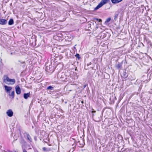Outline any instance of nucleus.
<instances>
[{
	"label": "nucleus",
	"instance_id": "f257e3e1",
	"mask_svg": "<svg viewBox=\"0 0 152 152\" xmlns=\"http://www.w3.org/2000/svg\"><path fill=\"white\" fill-rule=\"evenodd\" d=\"M110 1V0H102L100 2L98 5L94 9V10H98L104 4H106Z\"/></svg>",
	"mask_w": 152,
	"mask_h": 152
},
{
	"label": "nucleus",
	"instance_id": "f03ea898",
	"mask_svg": "<svg viewBox=\"0 0 152 152\" xmlns=\"http://www.w3.org/2000/svg\"><path fill=\"white\" fill-rule=\"evenodd\" d=\"M5 77L4 80V81L7 84V82H12V83H11V84H14L15 83V80L14 79H10L7 76H6Z\"/></svg>",
	"mask_w": 152,
	"mask_h": 152
},
{
	"label": "nucleus",
	"instance_id": "7ed1b4c3",
	"mask_svg": "<svg viewBox=\"0 0 152 152\" xmlns=\"http://www.w3.org/2000/svg\"><path fill=\"white\" fill-rule=\"evenodd\" d=\"M58 77H60L61 78L63 79V80L67 81V77L66 76L64 73H61L60 74H59L58 75Z\"/></svg>",
	"mask_w": 152,
	"mask_h": 152
},
{
	"label": "nucleus",
	"instance_id": "20e7f679",
	"mask_svg": "<svg viewBox=\"0 0 152 152\" xmlns=\"http://www.w3.org/2000/svg\"><path fill=\"white\" fill-rule=\"evenodd\" d=\"M20 144H22V148H25V146L26 143V142L24 140V139L22 137H21V138L20 139Z\"/></svg>",
	"mask_w": 152,
	"mask_h": 152
},
{
	"label": "nucleus",
	"instance_id": "39448f33",
	"mask_svg": "<svg viewBox=\"0 0 152 152\" xmlns=\"http://www.w3.org/2000/svg\"><path fill=\"white\" fill-rule=\"evenodd\" d=\"M15 91L17 94H20L21 93V89L18 85H17L15 87Z\"/></svg>",
	"mask_w": 152,
	"mask_h": 152
},
{
	"label": "nucleus",
	"instance_id": "423d86ee",
	"mask_svg": "<svg viewBox=\"0 0 152 152\" xmlns=\"http://www.w3.org/2000/svg\"><path fill=\"white\" fill-rule=\"evenodd\" d=\"M6 113L8 116L11 117L13 116V113L11 109H9L7 111Z\"/></svg>",
	"mask_w": 152,
	"mask_h": 152
},
{
	"label": "nucleus",
	"instance_id": "0eeeda50",
	"mask_svg": "<svg viewBox=\"0 0 152 152\" xmlns=\"http://www.w3.org/2000/svg\"><path fill=\"white\" fill-rule=\"evenodd\" d=\"M24 135L25 137H26L27 139L30 142H32V139L28 133H25Z\"/></svg>",
	"mask_w": 152,
	"mask_h": 152
},
{
	"label": "nucleus",
	"instance_id": "6e6552de",
	"mask_svg": "<svg viewBox=\"0 0 152 152\" xmlns=\"http://www.w3.org/2000/svg\"><path fill=\"white\" fill-rule=\"evenodd\" d=\"M7 20L4 19H0V24L2 25H6L7 23Z\"/></svg>",
	"mask_w": 152,
	"mask_h": 152
},
{
	"label": "nucleus",
	"instance_id": "1a4fd4ad",
	"mask_svg": "<svg viewBox=\"0 0 152 152\" xmlns=\"http://www.w3.org/2000/svg\"><path fill=\"white\" fill-rule=\"evenodd\" d=\"M81 141H78V143H79V147L81 148L83 147L84 145H85V143L84 140L81 139Z\"/></svg>",
	"mask_w": 152,
	"mask_h": 152
},
{
	"label": "nucleus",
	"instance_id": "9d476101",
	"mask_svg": "<svg viewBox=\"0 0 152 152\" xmlns=\"http://www.w3.org/2000/svg\"><path fill=\"white\" fill-rule=\"evenodd\" d=\"M123 63V61L121 63H118V64H115V67L118 69H120L122 67Z\"/></svg>",
	"mask_w": 152,
	"mask_h": 152
},
{
	"label": "nucleus",
	"instance_id": "9b49d317",
	"mask_svg": "<svg viewBox=\"0 0 152 152\" xmlns=\"http://www.w3.org/2000/svg\"><path fill=\"white\" fill-rule=\"evenodd\" d=\"M4 87L7 92H10V91L12 89L11 87L8 86L6 85H5Z\"/></svg>",
	"mask_w": 152,
	"mask_h": 152
},
{
	"label": "nucleus",
	"instance_id": "f8f14e48",
	"mask_svg": "<svg viewBox=\"0 0 152 152\" xmlns=\"http://www.w3.org/2000/svg\"><path fill=\"white\" fill-rule=\"evenodd\" d=\"M30 95V92L27 93H24L23 94V97L25 99H27L29 97Z\"/></svg>",
	"mask_w": 152,
	"mask_h": 152
},
{
	"label": "nucleus",
	"instance_id": "ddd939ff",
	"mask_svg": "<svg viewBox=\"0 0 152 152\" xmlns=\"http://www.w3.org/2000/svg\"><path fill=\"white\" fill-rule=\"evenodd\" d=\"M123 0H111L113 4H116L121 1Z\"/></svg>",
	"mask_w": 152,
	"mask_h": 152
},
{
	"label": "nucleus",
	"instance_id": "4468645a",
	"mask_svg": "<svg viewBox=\"0 0 152 152\" xmlns=\"http://www.w3.org/2000/svg\"><path fill=\"white\" fill-rule=\"evenodd\" d=\"M14 23V20L13 19H10L8 23V24L9 25H13Z\"/></svg>",
	"mask_w": 152,
	"mask_h": 152
},
{
	"label": "nucleus",
	"instance_id": "2eb2a0df",
	"mask_svg": "<svg viewBox=\"0 0 152 152\" xmlns=\"http://www.w3.org/2000/svg\"><path fill=\"white\" fill-rule=\"evenodd\" d=\"M9 95L11 96L12 98L13 99L15 96V92L14 91H12L11 94H9Z\"/></svg>",
	"mask_w": 152,
	"mask_h": 152
},
{
	"label": "nucleus",
	"instance_id": "dca6fc26",
	"mask_svg": "<svg viewBox=\"0 0 152 152\" xmlns=\"http://www.w3.org/2000/svg\"><path fill=\"white\" fill-rule=\"evenodd\" d=\"M111 18H107L105 20L104 23L107 24H108V22L111 20Z\"/></svg>",
	"mask_w": 152,
	"mask_h": 152
},
{
	"label": "nucleus",
	"instance_id": "f3484780",
	"mask_svg": "<svg viewBox=\"0 0 152 152\" xmlns=\"http://www.w3.org/2000/svg\"><path fill=\"white\" fill-rule=\"evenodd\" d=\"M75 56L77 58L78 60H79L80 58V56L78 53H76Z\"/></svg>",
	"mask_w": 152,
	"mask_h": 152
},
{
	"label": "nucleus",
	"instance_id": "a211bd4d",
	"mask_svg": "<svg viewBox=\"0 0 152 152\" xmlns=\"http://www.w3.org/2000/svg\"><path fill=\"white\" fill-rule=\"evenodd\" d=\"M54 89V88L51 86H48L47 88V90H53Z\"/></svg>",
	"mask_w": 152,
	"mask_h": 152
},
{
	"label": "nucleus",
	"instance_id": "6ab92c4d",
	"mask_svg": "<svg viewBox=\"0 0 152 152\" xmlns=\"http://www.w3.org/2000/svg\"><path fill=\"white\" fill-rule=\"evenodd\" d=\"M106 37V35L104 33L102 34L100 36V38L101 39H103L105 38Z\"/></svg>",
	"mask_w": 152,
	"mask_h": 152
},
{
	"label": "nucleus",
	"instance_id": "aec40b11",
	"mask_svg": "<svg viewBox=\"0 0 152 152\" xmlns=\"http://www.w3.org/2000/svg\"><path fill=\"white\" fill-rule=\"evenodd\" d=\"M123 75L124 77L126 78L128 77V74L125 71L123 73Z\"/></svg>",
	"mask_w": 152,
	"mask_h": 152
},
{
	"label": "nucleus",
	"instance_id": "412c9836",
	"mask_svg": "<svg viewBox=\"0 0 152 152\" xmlns=\"http://www.w3.org/2000/svg\"><path fill=\"white\" fill-rule=\"evenodd\" d=\"M42 150L45 151H50V149H48L47 148L45 147H43L42 148Z\"/></svg>",
	"mask_w": 152,
	"mask_h": 152
},
{
	"label": "nucleus",
	"instance_id": "4be33fe9",
	"mask_svg": "<svg viewBox=\"0 0 152 152\" xmlns=\"http://www.w3.org/2000/svg\"><path fill=\"white\" fill-rule=\"evenodd\" d=\"M97 59L96 58H94L93 60V62L95 64H96L97 63Z\"/></svg>",
	"mask_w": 152,
	"mask_h": 152
},
{
	"label": "nucleus",
	"instance_id": "5701e85b",
	"mask_svg": "<svg viewBox=\"0 0 152 152\" xmlns=\"http://www.w3.org/2000/svg\"><path fill=\"white\" fill-rule=\"evenodd\" d=\"M94 20H96V21H98L99 22H102V20L101 19L95 18L94 19Z\"/></svg>",
	"mask_w": 152,
	"mask_h": 152
},
{
	"label": "nucleus",
	"instance_id": "b1692460",
	"mask_svg": "<svg viewBox=\"0 0 152 152\" xmlns=\"http://www.w3.org/2000/svg\"><path fill=\"white\" fill-rule=\"evenodd\" d=\"M4 66V64L3 63H0V70H1L2 69Z\"/></svg>",
	"mask_w": 152,
	"mask_h": 152
},
{
	"label": "nucleus",
	"instance_id": "393cba45",
	"mask_svg": "<svg viewBox=\"0 0 152 152\" xmlns=\"http://www.w3.org/2000/svg\"><path fill=\"white\" fill-rule=\"evenodd\" d=\"M23 150V152H27V151L25 149V148H22Z\"/></svg>",
	"mask_w": 152,
	"mask_h": 152
},
{
	"label": "nucleus",
	"instance_id": "a878e982",
	"mask_svg": "<svg viewBox=\"0 0 152 152\" xmlns=\"http://www.w3.org/2000/svg\"><path fill=\"white\" fill-rule=\"evenodd\" d=\"M34 139L35 140V141H37V137L36 136H35L34 137Z\"/></svg>",
	"mask_w": 152,
	"mask_h": 152
},
{
	"label": "nucleus",
	"instance_id": "bb28decb",
	"mask_svg": "<svg viewBox=\"0 0 152 152\" xmlns=\"http://www.w3.org/2000/svg\"><path fill=\"white\" fill-rule=\"evenodd\" d=\"M91 62H90L89 63H88L87 64V65L88 66H89L90 65H91Z\"/></svg>",
	"mask_w": 152,
	"mask_h": 152
},
{
	"label": "nucleus",
	"instance_id": "cd10ccee",
	"mask_svg": "<svg viewBox=\"0 0 152 152\" xmlns=\"http://www.w3.org/2000/svg\"><path fill=\"white\" fill-rule=\"evenodd\" d=\"M91 24H90V23H88V28H89V27H90V26H91Z\"/></svg>",
	"mask_w": 152,
	"mask_h": 152
},
{
	"label": "nucleus",
	"instance_id": "c85d7f7f",
	"mask_svg": "<svg viewBox=\"0 0 152 152\" xmlns=\"http://www.w3.org/2000/svg\"><path fill=\"white\" fill-rule=\"evenodd\" d=\"M2 59H0V63H2Z\"/></svg>",
	"mask_w": 152,
	"mask_h": 152
},
{
	"label": "nucleus",
	"instance_id": "c756f323",
	"mask_svg": "<svg viewBox=\"0 0 152 152\" xmlns=\"http://www.w3.org/2000/svg\"><path fill=\"white\" fill-rule=\"evenodd\" d=\"M86 85H85L84 86H83V88H84L86 87Z\"/></svg>",
	"mask_w": 152,
	"mask_h": 152
},
{
	"label": "nucleus",
	"instance_id": "7c9ffc66",
	"mask_svg": "<svg viewBox=\"0 0 152 152\" xmlns=\"http://www.w3.org/2000/svg\"><path fill=\"white\" fill-rule=\"evenodd\" d=\"M8 151L9 152H14V151H10V150H8Z\"/></svg>",
	"mask_w": 152,
	"mask_h": 152
},
{
	"label": "nucleus",
	"instance_id": "2f4dec72",
	"mask_svg": "<svg viewBox=\"0 0 152 152\" xmlns=\"http://www.w3.org/2000/svg\"><path fill=\"white\" fill-rule=\"evenodd\" d=\"M52 66L51 65H50L49 66V68H50V67H51Z\"/></svg>",
	"mask_w": 152,
	"mask_h": 152
},
{
	"label": "nucleus",
	"instance_id": "473e14b6",
	"mask_svg": "<svg viewBox=\"0 0 152 152\" xmlns=\"http://www.w3.org/2000/svg\"><path fill=\"white\" fill-rule=\"evenodd\" d=\"M21 63H22V64H25V62L24 61H23V62H21Z\"/></svg>",
	"mask_w": 152,
	"mask_h": 152
},
{
	"label": "nucleus",
	"instance_id": "72a5a7b5",
	"mask_svg": "<svg viewBox=\"0 0 152 152\" xmlns=\"http://www.w3.org/2000/svg\"><path fill=\"white\" fill-rule=\"evenodd\" d=\"M95 112H96V111H94V110L93 111H92V113H95Z\"/></svg>",
	"mask_w": 152,
	"mask_h": 152
},
{
	"label": "nucleus",
	"instance_id": "f704fd0d",
	"mask_svg": "<svg viewBox=\"0 0 152 152\" xmlns=\"http://www.w3.org/2000/svg\"><path fill=\"white\" fill-rule=\"evenodd\" d=\"M117 17V16L116 15H115V18H114V19H115V18H116Z\"/></svg>",
	"mask_w": 152,
	"mask_h": 152
},
{
	"label": "nucleus",
	"instance_id": "c9c22d12",
	"mask_svg": "<svg viewBox=\"0 0 152 152\" xmlns=\"http://www.w3.org/2000/svg\"><path fill=\"white\" fill-rule=\"evenodd\" d=\"M28 147L29 148V147H30V146L29 145H28Z\"/></svg>",
	"mask_w": 152,
	"mask_h": 152
},
{
	"label": "nucleus",
	"instance_id": "e433bc0d",
	"mask_svg": "<svg viewBox=\"0 0 152 152\" xmlns=\"http://www.w3.org/2000/svg\"><path fill=\"white\" fill-rule=\"evenodd\" d=\"M81 103H83V101H81Z\"/></svg>",
	"mask_w": 152,
	"mask_h": 152
},
{
	"label": "nucleus",
	"instance_id": "4c0bfd02",
	"mask_svg": "<svg viewBox=\"0 0 152 152\" xmlns=\"http://www.w3.org/2000/svg\"><path fill=\"white\" fill-rule=\"evenodd\" d=\"M14 140H15L16 139V138H15V137H14Z\"/></svg>",
	"mask_w": 152,
	"mask_h": 152
},
{
	"label": "nucleus",
	"instance_id": "58836bf2",
	"mask_svg": "<svg viewBox=\"0 0 152 152\" xmlns=\"http://www.w3.org/2000/svg\"><path fill=\"white\" fill-rule=\"evenodd\" d=\"M31 149V148H28V149Z\"/></svg>",
	"mask_w": 152,
	"mask_h": 152
},
{
	"label": "nucleus",
	"instance_id": "ea45409f",
	"mask_svg": "<svg viewBox=\"0 0 152 152\" xmlns=\"http://www.w3.org/2000/svg\"><path fill=\"white\" fill-rule=\"evenodd\" d=\"M14 152H16V151H14Z\"/></svg>",
	"mask_w": 152,
	"mask_h": 152
},
{
	"label": "nucleus",
	"instance_id": "a19ab883",
	"mask_svg": "<svg viewBox=\"0 0 152 152\" xmlns=\"http://www.w3.org/2000/svg\"><path fill=\"white\" fill-rule=\"evenodd\" d=\"M10 54H11V55H12V53H10Z\"/></svg>",
	"mask_w": 152,
	"mask_h": 152
},
{
	"label": "nucleus",
	"instance_id": "79ce46f5",
	"mask_svg": "<svg viewBox=\"0 0 152 152\" xmlns=\"http://www.w3.org/2000/svg\"><path fill=\"white\" fill-rule=\"evenodd\" d=\"M134 80V79H132V80Z\"/></svg>",
	"mask_w": 152,
	"mask_h": 152
},
{
	"label": "nucleus",
	"instance_id": "37998d69",
	"mask_svg": "<svg viewBox=\"0 0 152 152\" xmlns=\"http://www.w3.org/2000/svg\"><path fill=\"white\" fill-rule=\"evenodd\" d=\"M17 140V139H16L15 140Z\"/></svg>",
	"mask_w": 152,
	"mask_h": 152
},
{
	"label": "nucleus",
	"instance_id": "c03bdc74",
	"mask_svg": "<svg viewBox=\"0 0 152 152\" xmlns=\"http://www.w3.org/2000/svg\"><path fill=\"white\" fill-rule=\"evenodd\" d=\"M85 69H86L85 67Z\"/></svg>",
	"mask_w": 152,
	"mask_h": 152
},
{
	"label": "nucleus",
	"instance_id": "a18cd8bd",
	"mask_svg": "<svg viewBox=\"0 0 152 152\" xmlns=\"http://www.w3.org/2000/svg\"><path fill=\"white\" fill-rule=\"evenodd\" d=\"M19 61V62H20V61Z\"/></svg>",
	"mask_w": 152,
	"mask_h": 152
},
{
	"label": "nucleus",
	"instance_id": "49530a36",
	"mask_svg": "<svg viewBox=\"0 0 152 152\" xmlns=\"http://www.w3.org/2000/svg\"><path fill=\"white\" fill-rule=\"evenodd\" d=\"M1 108V107L0 106V109Z\"/></svg>",
	"mask_w": 152,
	"mask_h": 152
}]
</instances>
